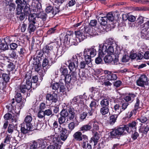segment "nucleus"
<instances>
[{
  "instance_id": "16",
  "label": "nucleus",
  "mask_w": 149,
  "mask_h": 149,
  "mask_svg": "<svg viewBox=\"0 0 149 149\" xmlns=\"http://www.w3.org/2000/svg\"><path fill=\"white\" fill-rule=\"evenodd\" d=\"M46 100L51 101L52 104H54L58 101V95L53 91L52 94L47 93L45 97Z\"/></svg>"
},
{
  "instance_id": "43",
  "label": "nucleus",
  "mask_w": 149,
  "mask_h": 149,
  "mask_svg": "<svg viewBox=\"0 0 149 149\" xmlns=\"http://www.w3.org/2000/svg\"><path fill=\"white\" fill-rule=\"evenodd\" d=\"M109 100L107 98H104L100 101L101 107H109Z\"/></svg>"
},
{
  "instance_id": "53",
  "label": "nucleus",
  "mask_w": 149,
  "mask_h": 149,
  "mask_svg": "<svg viewBox=\"0 0 149 149\" xmlns=\"http://www.w3.org/2000/svg\"><path fill=\"white\" fill-rule=\"evenodd\" d=\"M9 64L7 65L8 70L9 72L14 70L15 69V65L13 62L8 61Z\"/></svg>"
},
{
  "instance_id": "9",
  "label": "nucleus",
  "mask_w": 149,
  "mask_h": 149,
  "mask_svg": "<svg viewBox=\"0 0 149 149\" xmlns=\"http://www.w3.org/2000/svg\"><path fill=\"white\" fill-rule=\"evenodd\" d=\"M53 141V143L48 146L46 149H60L63 143L58 137L54 138Z\"/></svg>"
},
{
  "instance_id": "55",
  "label": "nucleus",
  "mask_w": 149,
  "mask_h": 149,
  "mask_svg": "<svg viewBox=\"0 0 149 149\" xmlns=\"http://www.w3.org/2000/svg\"><path fill=\"white\" fill-rule=\"evenodd\" d=\"M109 107H101L100 112L102 115H104L108 113L109 111Z\"/></svg>"
},
{
  "instance_id": "47",
  "label": "nucleus",
  "mask_w": 149,
  "mask_h": 149,
  "mask_svg": "<svg viewBox=\"0 0 149 149\" xmlns=\"http://www.w3.org/2000/svg\"><path fill=\"white\" fill-rule=\"evenodd\" d=\"M38 17L39 19L40 18L42 19V23L43 24L44 22L45 21L47 17V15L46 13L44 12H41L38 15Z\"/></svg>"
},
{
  "instance_id": "2",
  "label": "nucleus",
  "mask_w": 149,
  "mask_h": 149,
  "mask_svg": "<svg viewBox=\"0 0 149 149\" xmlns=\"http://www.w3.org/2000/svg\"><path fill=\"white\" fill-rule=\"evenodd\" d=\"M95 47V46H93L90 48L84 49L83 55L85 61H82L80 62L79 67L81 69L85 68L86 65L89 64L91 61V58L96 55L97 51Z\"/></svg>"
},
{
  "instance_id": "27",
  "label": "nucleus",
  "mask_w": 149,
  "mask_h": 149,
  "mask_svg": "<svg viewBox=\"0 0 149 149\" xmlns=\"http://www.w3.org/2000/svg\"><path fill=\"white\" fill-rule=\"evenodd\" d=\"M95 48L96 49L97 48V52H98V56L95 59V63L97 64L101 63L102 62V58L104 55L100 49L96 48V47Z\"/></svg>"
},
{
  "instance_id": "34",
  "label": "nucleus",
  "mask_w": 149,
  "mask_h": 149,
  "mask_svg": "<svg viewBox=\"0 0 149 149\" xmlns=\"http://www.w3.org/2000/svg\"><path fill=\"white\" fill-rule=\"evenodd\" d=\"M16 103H15V100L14 98L12 99V101L11 104H9L8 105L6 106L7 108L8 109L9 112H13V111L15 108H17L16 107Z\"/></svg>"
},
{
  "instance_id": "14",
  "label": "nucleus",
  "mask_w": 149,
  "mask_h": 149,
  "mask_svg": "<svg viewBox=\"0 0 149 149\" xmlns=\"http://www.w3.org/2000/svg\"><path fill=\"white\" fill-rule=\"evenodd\" d=\"M7 38L6 37L1 40L0 39V52L9 49V44L11 42L6 40Z\"/></svg>"
},
{
  "instance_id": "10",
  "label": "nucleus",
  "mask_w": 149,
  "mask_h": 149,
  "mask_svg": "<svg viewBox=\"0 0 149 149\" xmlns=\"http://www.w3.org/2000/svg\"><path fill=\"white\" fill-rule=\"evenodd\" d=\"M59 137H58L60 140L65 141L69 136L71 133L65 128L61 127L59 130Z\"/></svg>"
},
{
  "instance_id": "5",
  "label": "nucleus",
  "mask_w": 149,
  "mask_h": 149,
  "mask_svg": "<svg viewBox=\"0 0 149 149\" xmlns=\"http://www.w3.org/2000/svg\"><path fill=\"white\" fill-rule=\"evenodd\" d=\"M31 60L35 71L42 74L43 73H45L44 68H41L42 59L33 56H31L30 58L29 61Z\"/></svg>"
},
{
  "instance_id": "15",
  "label": "nucleus",
  "mask_w": 149,
  "mask_h": 149,
  "mask_svg": "<svg viewBox=\"0 0 149 149\" xmlns=\"http://www.w3.org/2000/svg\"><path fill=\"white\" fill-rule=\"evenodd\" d=\"M72 32H69L64 36V35H61L60 36V39L61 41H62L65 46L70 44V37L73 35Z\"/></svg>"
},
{
  "instance_id": "26",
  "label": "nucleus",
  "mask_w": 149,
  "mask_h": 149,
  "mask_svg": "<svg viewBox=\"0 0 149 149\" xmlns=\"http://www.w3.org/2000/svg\"><path fill=\"white\" fill-rule=\"evenodd\" d=\"M28 84H26H26H24L23 83L20 84L18 86V89L20 91L19 92L24 94L30 90Z\"/></svg>"
},
{
  "instance_id": "23",
  "label": "nucleus",
  "mask_w": 149,
  "mask_h": 149,
  "mask_svg": "<svg viewBox=\"0 0 149 149\" xmlns=\"http://www.w3.org/2000/svg\"><path fill=\"white\" fill-rule=\"evenodd\" d=\"M121 104L119 102L115 103L112 108V111L113 113L119 115L121 113V111L120 109Z\"/></svg>"
},
{
  "instance_id": "57",
  "label": "nucleus",
  "mask_w": 149,
  "mask_h": 149,
  "mask_svg": "<svg viewBox=\"0 0 149 149\" xmlns=\"http://www.w3.org/2000/svg\"><path fill=\"white\" fill-rule=\"evenodd\" d=\"M121 105L120 106L121 110V112L124 111L127 108L128 106L129 105V103L127 102H119Z\"/></svg>"
},
{
  "instance_id": "61",
  "label": "nucleus",
  "mask_w": 149,
  "mask_h": 149,
  "mask_svg": "<svg viewBox=\"0 0 149 149\" xmlns=\"http://www.w3.org/2000/svg\"><path fill=\"white\" fill-rule=\"evenodd\" d=\"M17 35L16 34L13 35H11L10 36H7L6 37L7 38H6V40L10 41L11 42H14L15 41L16 38H15L17 36Z\"/></svg>"
},
{
  "instance_id": "45",
  "label": "nucleus",
  "mask_w": 149,
  "mask_h": 149,
  "mask_svg": "<svg viewBox=\"0 0 149 149\" xmlns=\"http://www.w3.org/2000/svg\"><path fill=\"white\" fill-rule=\"evenodd\" d=\"M44 54L42 50L38 49L36 50V54L33 56L42 59V58L44 57L43 56Z\"/></svg>"
},
{
  "instance_id": "52",
  "label": "nucleus",
  "mask_w": 149,
  "mask_h": 149,
  "mask_svg": "<svg viewBox=\"0 0 149 149\" xmlns=\"http://www.w3.org/2000/svg\"><path fill=\"white\" fill-rule=\"evenodd\" d=\"M10 42L9 44V46L10 49V50H17V49L19 48V47L20 46V45H18L16 43Z\"/></svg>"
},
{
  "instance_id": "3",
  "label": "nucleus",
  "mask_w": 149,
  "mask_h": 149,
  "mask_svg": "<svg viewBox=\"0 0 149 149\" xmlns=\"http://www.w3.org/2000/svg\"><path fill=\"white\" fill-rule=\"evenodd\" d=\"M93 28L86 26L85 24H83L79 31H75V37L79 41L81 42L86 38L87 33L91 35H93Z\"/></svg>"
},
{
  "instance_id": "41",
  "label": "nucleus",
  "mask_w": 149,
  "mask_h": 149,
  "mask_svg": "<svg viewBox=\"0 0 149 149\" xmlns=\"http://www.w3.org/2000/svg\"><path fill=\"white\" fill-rule=\"evenodd\" d=\"M72 35L71 36V37H70V44L69 46H70L72 45H77L79 42H81L79 41L78 40H77V38L75 37V38H72Z\"/></svg>"
},
{
  "instance_id": "44",
  "label": "nucleus",
  "mask_w": 149,
  "mask_h": 149,
  "mask_svg": "<svg viewBox=\"0 0 149 149\" xmlns=\"http://www.w3.org/2000/svg\"><path fill=\"white\" fill-rule=\"evenodd\" d=\"M90 123H91L93 126V128L91 130V131L92 130H94L95 131H96L99 130V123L96 120L93 121H91Z\"/></svg>"
},
{
  "instance_id": "25",
  "label": "nucleus",
  "mask_w": 149,
  "mask_h": 149,
  "mask_svg": "<svg viewBox=\"0 0 149 149\" xmlns=\"http://www.w3.org/2000/svg\"><path fill=\"white\" fill-rule=\"evenodd\" d=\"M38 19H39V17L36 14H31L28 17L29 23L35 24L37 22H38Z\"/></svg>"
},
{
  "instance_id": "37",
  "label": "nucleus",
  "mask_w": 149,
  "mask_h": 149,
  "mask_svg": "<svg viewBox=\"0 0 149 149\" xmlns=\"http://www.w3.org/2000/svg\"><path fill=\"white\" fill-rule=\"evenodd\" d=\"M32 120V118L31 116L27 115L25 117L24 120V124L29 127L32 124L31 123Z\"/></svg>"
},
{
  "instance_id": "22",
  "label": "nucleus",
  "mask_w": 149,
  "mask_h": 149,
  "mask_svg": "<svg viewBox=\"0 0 149 149\" xmlns=\"http://www.w3.org/2000/svg\"><path fill=\"white\" fill-rule=\"evenodd\" d=\"M141 125L139 127V133H141L142 136H146L147 135L148 132L149 131L148 127L146 126H143L142 124H140Z\"/></svg>"
},
{
  "instance_id": "40",
  "label": "nucleus",
  "mask_w": 149,
  "mask_h": 149,
  "mask_svg": "<svg viewBox=\"0 0 149 149\" xmlns=\"http://www.w3.org/2000/svg\"><path fill=\"white\" fill-rule=\"evenodd\" d=\"M107 79L108 80H115L117 78V74L112 73L111 72H109L107 73Z\"/></svg>"
},
{
  "instance_id": "7",
  "label": "nucleus",
  "mask_w": 149,
  "mask_h": 149,
  "mask_svg": "<svg viewBox=\"0 0 149 149\" xmlns=\"http://www.w3.org/2000/svg\"><path fill=\"white\" fill-rule=\"evenodd\" d=\"M82 55V53H80L73 56L72 58L68 61L69 63L68 68L70 71H75L78 66V57L80 58Z\"/></svg>"
},
{
  "instance_id": "39",
  "label": "nucleus",
  "mask_w": 149,
  "mask_h": 149,
  "mask_svg": "<svg viewBox=\"0 0 149 149\" xmlns=\"http://www.w3.org/2000/svg\"><path fill=\"white\" fill-rule=\"evenodd\" d=\"M19 49L18 51V53L20 57L23 58L27 53L26 51L25 48L21 46L19 47Z\"/></svg>"
},
{
  "instance_id": "4",
  "label": "nucleus",
  "mask_w": 149,
  "mask_h": 149,
  "mask_svg": "<svg viewBox=\"0 0 149 149\" xmlns=\"http://www.w3.org/2000/svg\"><path fill=\"white\" fill-rule=\"evenodd\" d=\"M55 58L51 57L45 56L42 58L41 63V68H44L45 73H41L42 75H43L46 73L47 70L50 68V67L56 61Z\"/></svg>"
},
{
  "instance_id": "46",
  "label": "nucleus",
  "mask_w": 149,
  "mask_h": 149,
  "mask_svg": "<svg viewBox=\"0 0 149 149\" xmlns=\"http://www.w3.org/2000/svg\"><path fill=\"white\" fill-rule=\"evenodd\" d=\"M26 83L28 84L29 86L30 89L31 88H32L33 89L36 88L39 85V84H38V82H34L31 81H28L26 82Z\"/></svg>"
},
{
  "instance_id": "48",
  "label": "nucleus",
  "mask_w": 149,
  "mask_h": 149,
  "mask_svg": "<svg viewBox=\"0 0 149 149\" xmlns=\"http://www.w3.org/2000/svg\"><path fill=\"white\" fill-rule=\"evenodd\" d=\"M104 60L105 63L111 64L113 61V58L110 55H106L104 57Z\"/></svg>"
},
{
  "instance_id": "58",
  "label": "nucleus",
  "mask_w": 149,
  "mask_h": 149,
  "mask_svg": "<svg viewBox=\"0 0 149 149\" xmlns=\"http://www.w3.org/2000/svg\"><path fill=\"white\" fill-rule=\"evenodd\" d=\"M60 71L61 74V76L63 75L64 76L68 74V69L65 67H61L60 68Z\"/></svg>"
},
{
  "instance_id": "60",
  "label": "nucleus",
  "mask_w": 149,
  "mask_h": 149,
  "mask_svg": "<svg viewBox=\"0 0 149 149\" xmlns=\"http://www.w3.org/2000/svg\"><path fill=\"white\" fill-rule=\"evenodd\" d=\"M64 0H53V4L59 8L60 6L64 2Z\"/></svg>"
},
{
  "instance_id": "32",
  "label": "nucleus",
  "mask_w": 149,
  "mask_h": 149,
  "mask_svg": "<svg viewBox=\"0 0 149 149\" xmlns=\"http://www.w3.org/2000/svg\"><path fill=\"white\" fill-rule=\"evenodd\" d=\"M4 119L6 120H11L12 122L15 123L17 121L16 117L14 116H13L12 114L9 113H7L4 116Z\"/></svg>"
},
{
  "instance_id": "17",
  "label": "nucleus",
  "mask_w": 149,
  "mask_h": 149,
  "mask_svg": "<svg viewBox=\"0 0 149 149\" xmlns=\"http://www.w3.org/2000/svg\"><path fill=\"white\" fill-rule=\"evenodd\" d=\"M147 79V77L145 75H143L136 81L137 85L138 86L144 87L145 85H147L148 84Z\"/></svg>"
},
{
  "instance_id": "59",
  "label": "nucleus",
  "mask_w": 149,
  "mask_h": 149,
  "mask_svg": "<svg viewBox=\"0 0 149 149\" xmlns=\"http://www.w3.org/2000/svg\"><path fill=\"white\" fill-rule=\"evenodd\" d=\"M92 100L91 102L89 105V107L92 108H96L97 105V104H98V101L97 100L94 99H92Z\"/></svg>"
},
{
  "instance_id": "49",
  "label": "nucleus",
  "mask_w": 149,
  "mask_h": 149,
  "mask_svg": "<svg viewBox=\"0 0 149 149\" xmlns=\"http://www.w3.org/2000/svg\"><path fill=\"white\" fill-rule=\"evenodd\" d=\"M29 149H37L38 148L37 141H33L30 144Z\"/></svg>"
},
{
  "instance_id": "1",
  "label": "nucleus",
  "mask_w": 149,
  "mask_h": 149,
  "mask_svg": "<svg viewBox=\"0 0 149 149\" xmlns=\"http://www.w3.org/2000/svg\"><path fill=\"white\" fill-rule=\"evenodd\" d=\"M137 123L136 121H132L126 125H124L123 127H120L112 129L109 133V138L111 139H120L122 136L124 135V132L125 130L129 134L136 130Z\"/></svg>"
},
{
  "instance_id": "42",
  "label": "nucleus",
  "mask_w": 149,
  "mask_h": 149,
  "mask_svg": "<svg viewBox=\"0 0 149 149\" xmlns=\"http://www.w3.org/2000/svg\"><path fill=\"white\" fill-rule=\"evenodd\" d=\"M143 28V29L141 30V36L142 38H146L147 35L149 33V29L144 27V26Z\"/></svg>"
},
{
  "instance_id": "20",
  "label": "nucleus",
  "mask_w": 149,
  "mask_h": 149,
  "mask_svg": "<svg viewBox=\"0 0 149 149\" xmlns=\"http://www.w3.org/2000/svg\"><path fill=\"white\" fill-rule=\"evenodd\" d=\"M39 149H44L49 143V140L47 139H39L37 140Z\"/></svg>"
},
{
  "instance_id": "63",
  "label": "nucleus",
  "mask_w": 149,
  "mask_h": 149,
  "mask_svg": "<svg viewBox=\"0 0 149 149\" xmlns=\"http://www.w3.org/2000/svg\"><path fill=\"white\" fill-rule=\"evenodd\" d=\"M131 133L132 134L131 136V138L133 140L137 139L139 136V134L136 131V130L133 131Z\"/></svg>"
},
{
  "instance_id": "56",
  "label": "nucleus",
  "mask_w": 149,
  "mask_h": 149,
  "mask_svg": "<svg viewBox=\"0 0 149 149\" xmlns=\"http://www.w3.org/2000/svg\"><path fill=\"white\" fill-rule=\"evenodd\" d=\"M23 9H24L23 13H24V14L26 15V16H29V15L31 14V12L29 6H24Z\"/></svg>"
},
{
  "instance_id": "36",
  "label": "nucleus",
  "mask_w": 149,
  "mask_h": 149,
  "mask_svg": "<svg viewBox=\"0 0 149 149\" xmlns=\"http://www.w3.org/2000/svg\"><path fill=\"white\" fill-rule=\"evenodd\" d=\"M118 115L114 113L111 114L109 117V123L111 125H113L116 122Z\"/></svg>"
},
{
  "instance_id": "54",
  "label": "nucleus",
  "mask_w": 149,
  "mask_h": 149,
  "mask_svg": "<svg viewBox=\"0 0 149 149\" xmlns=\"http://www.w3.org/2000/svg\"><path fill=\"white\" fill-rule=\"evenodd\" d=\"M76 127L75 123L74 122L70 123L68 124V131H69L71 133L74 130Z\"/></svg>"
},
{
  "instance_id": "38",
  "label": "nucleus",
  "mask_w": 149,
  "mask_h": 149,
  "mask_svg": "<svg viewBox=\"0 0 149 149\" xmlns=\"http://www.w3.org/2000/svg\"><path fill=\"white\" fill-rule=\"evenodd\" d=\"M114 46H108L107 47H106V50H103V49L101 48V51L105 55L106 54V53H107L108 54H111L113 53L114 51V49H113Z\"/></svg>"
},
{
  "instance_id": "12",
  "label": "nucleus",
  "mask_w": 149,
  "mask_h": 149,
  "mask_svg": "<svg viewBox=\"0 0 149 149\" xmlns=\"http://www.w3.org/2000/svg\"><path fill=\"white\" fill-rule=\"evenodd\" d=\"M45 11L46 13L51 14L52 17L55 16L60 11L59 8L58 7L55 6L54 7L50 5L46 6Z\"/></svg>"
},
{
  "instance_id": "31",
  "label": "nucleus",
  "mask_w": 149,
  "mask_h": 149,
  "mask_svg": "<svg viewBox=\"0 0 149 149\" xmlns=\"http://www.w3.org/2000/svg\"><path fill=\"white\" fill-rule=\"evenodd\" d=\"M122 19L124 21H126L128 19V20L131 22H133L136 20V17L132 15H126L123 14L122 15Z\"/></svg>"
},
{
  "instance_id": "51",
  "label": "nucleus",
  "mask_w": 149,
  "mask_h": 149,
  "mask_svg": "<svg viewBox=\"0 0 149 149\" xmlns=\"http://www.w3.org/2000/svg\"><path fill=\"white\" fill-rule=\"evenodd\" d=\"M35 24L29 23V25L27 29L30 33H31L34 31H35V30L36 28V27Z\"/></svg>"
},
{
  "instance_id": "28",
  "label": "nucleus",
  "mask_w": 149,
  "mask_h": 149,
  "mask_svg": "<svg viewBox=\"0 0 149 149\" xmlns=\"http://www.w3.org/2000/svg\"><path fill=\"white\" fill-rule=\"evenodd\" d=\"M92 128V124L89 122L87 124L84 125L80 127L79 130L83 133L86 132L91 131Z\"/></svg>"
},
{
  "instance_id": "33",
  "label": "nucleus",
  "mask_w": 149,
  "mask_h": 149,
  "mask_svg": "<svg viewBox=\"0 0 149 149\" xmlns=\"http://www.w3.org/2000/svg\"><path fill=\"white\" fill-rule=\"evenodd\" d=\"M92 134L93 135L92 138L94 140L95 144L94 146H95L97 144L98 140L100 138V135L99 133L97 131H95L94 130H92Z\"/></svg>"
},
{
  "instance_id": "24",
  "label": "nucleus",
  "mask_w": 149,
  "mask_h": 149,
  "mask_svg": "<svg viewBox=\"0 0 149 149\" xmlns=\"http://www.w3.org/2000/svg\"><path fill=\"white\" fill-rule=\"evenodd\" d=\"M136 93H129L126 94V96L124 97V99L126 102H128L131 101V102L133 101L134 98L136 97Z\"/></svg>"
},
{
  "instance_id": "21",
  "label": "nucleus",
  "mask_w": 149,
  "mask_h": 149,
  "mask_svg": "<svg viewBox=\"0 0 149 149\" xmlns=\"http://www.w3.org/2000/svg\"><path fill=\"white\" fill-rule=\"evenodd\" d=\"M89 90L92 94V96L90 97L91 99H93L94 97H97V96L99 95L100 94V90L97 86L95 87L92 86L90 88Z\"/></svg>"
},
{
  "instance_id": "18",
  "label": "nucleus",
  "mask_w": 149,
  "mask_h": 149,
  "mask_svg": "<svg viewBox=\"0 0 149 149\" xmlns=\"http://www.w3.org/2000/svg\"><path fill=\"white\" fill-rule=\"evenodd\" d=\"M67 108L68 112V119L69 120L73 121L76 116L77 111L72 106L67 105Z\"/></svg>"
},
{
  "instance_id": "13",
  "label": "nucleus",
  "mask_w": 149,
  "mask_h": 149,
  "mask_svg": "<svg viewBox=\"0 0 149 149\" xmlns=\"http://www.w3.org/2000/svg\"><path fill=\"white\" fill-rule=\"evenodd\" d=\"M22 125L21 126L20 130L21 133H19L18 136L22 139H23L24 137L26 136L31 134L32 133L31 132L30 130H29V127H28L24 124V126Z\"/></svg>"
},
{
  "instance_id": "8",
  "label": "nucleus",
  "mask_w": 149,
  "mask_h": 149,
  "mask_svg": "<svg viewBox=\"0 0 149 149\" xmlns=\"http://www.w3.org/2000/svg\"><path fill=\"white\" fill-rule=\"evenodd\" d=\"M15 103H16V107L18 109H20L24 106L26 101L24 98H23L21 93L17 92L15 96Z\"/></svg>"
},
{
  "instance_id": "62",
  "label": "nucleus",
  "mask_w": 149,
  "mask_h": 149,
  "mask_svg": "<svg viewBox=\"0 0 149 149\" xmlns=\"http://www.w3.org/2000/svg\"><path fill=\"white\" fill-rule=\"evenodd\" d=\"M66 120V118L60 116V117L58 118V122L59 123V127L58 128V129H60L61 127V125L63 124L64 123H65Z\"/></svg>"
},
{
  "instance_id": "35",
  "label": "nucleus",
  "mask_w": 149,
  "mask_h": 149,
  "mask_svg": "<svg viewBox=\"0 0 149 149\" xmlns=\"http://www.w3.org/2000/svg\"><path fill=\"white\" fill-rule=\"evenodd\" d=\"M32 72V71L31 70H29L28 72H24L23 74L24 81L26 80V82L28 81H31L30 80L31 78Z\"/></svg>"
},
{
  "instance_id": "29",
  "label": "nucleus",
  "mask_w": 149,
  "mask_h": 149,
  "mask_svg": "<svg viewBox=\"0 0 149 149\" xmlns=\"http://www.w3.org/2000/svg\"><path fill=\"white\" fill-rule=\"evenodd\" d=\"M18 56L16 54V52L12 50L9 52L8 56L4 55L3 56L2 58L9 60V58L15 59L17 58Z\"/></svg>"
},
{
  "instance_id": "30",
  "label": "nucleus",
  "mask_w": 149,
  "mask_h": 149,
  "mask_svg": "<svg viewBox=\"0 0 149 149\" xmlns=\"http://www.w3.org/2000/svg\"><path fill=\"white\" fill-rule=\"evenodd\" d=\"M53 44H49L44 47L42 50L44 53L49 54L52 51L54 48Z\"/></svg>"
},
{
  "instance_id": "50",
  "label": "nucleus",
  "mask_w": 149,
  "mask_h": 149,
  "mask_svg": "<svg viewBox=\"0 0 149 149\" xmlns=\"http://www.w3.org/2000/svg\"><path fill=\"white\" fill-rule=\"evenodd\" d=\"M86 111H85L87 113L88 118L90 116H92L93 115L95 109L94 108H92L90 107L87 108Z\"/></svg>"
},
{
  "instance_id": "64",
  "label": "nucleus",
  "mask_w": 149,
  "mask_h": 149,
  "mask_svg": "<svg viewBox=\"0 0 149 149\" xmlns=\"http://www.w3.org/2000/svg\"><path fill=\"white\" fill-rule=\"evenodd\" d=\"M59 88L60 92L62 93L63 94L66 92V87L65 84L64 83L60 82Z\"/></svg>"
},
{
  "instance_id": "19",
  "label": "nucleus",
  "mask_w": 149,
  "mask_h": 149,
  "mask_svg": "<svg viewBox=\"0 0 149 149\" xmlns=\"http://www.w3.org/2000/svg\"><path fill=\"white\" fill-rule=\"evenodd\" d=\"M44 111V113L45 116H49L51 115V116H52L54 115L55 114L57 113L59 111V108L58 107H54L49 108Z\"/></svg>"
},
{
  "instance_id": "11",
  "label": "nucleus",
  "mask_w": 149,
  "mask_h": 149,
  "mask_svg": "<svg viewBox=\"0 0 149 149\" xmlns=\"http://www.w3.org/2000/svg\"><path fill=\"white\" fill-rule=\"evenodd\" d=\"M114 43H115L114 40L111 38H109L108 39H106L105 42L104 44H99V45L95 46L96 48H98L100 49H103V50H106V47L108 46H114Z\"/></svg>"
},
{
  "instance_id": "6",
  "label": "nucleus",
  "mask_w": 149,
  "mask_h": 149,
  "mask_svg": "<svg viewBox=\"0 0 149 149\" xmlns=\"http://www.w3.org/2000/svg\"><path fill=\"white\" fill-rule=\"evenodd\" d=\"M82 133L79 130L74 133L73 137L74 139L76 141H83L82 147L83 148H84L86 147V143H88V137L86 135L82 134Z\"/></svg>"
}]
</instances>
